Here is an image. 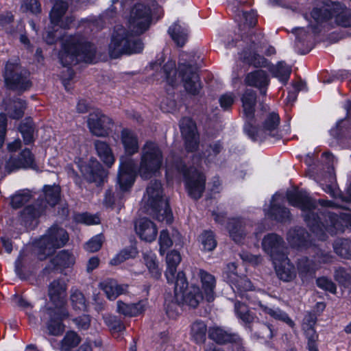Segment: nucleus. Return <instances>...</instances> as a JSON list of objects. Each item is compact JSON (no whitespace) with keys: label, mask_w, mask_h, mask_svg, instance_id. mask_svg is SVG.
I'll use <instances>...</instances> for the list:
<instances>
[{"label":"nucleus","mask_w":351,"mask_h":351,"mask_svg":"<svg viewBox=\"0 0 351 351\" xmlns=\"http://www.w3.org/2000/svg\"><path fill=\"white\" fill-rule=\"evenodd\" d=\"M263 123L261 126L256 124V119L247 122L244 125V131L253 140H263L269 136L274 139L282 137L278 131L280 117L276 112L263 113Z\"/></svg>","instance_id":"1a4fd4ad"},{"label":"nucleus","mask_w":351,"mask_h":351,"mask_svg":"<svg viewBox=\"0 0 351 351\" xmlns=\"http://www.w3.org/2000/svg\"><path fill=\"white\" fill-rule=\"evenodd\" d=\"M273 75L278 78L280 82L286 84L291 73V67L287 65L285 62H279L271 69Z\"/></svg>","instance_id":"49530a36"},{"label":"nucleus","mask_w":351,"mask_h":351,"mask_svg":"<svg viewBox=\"0 0 351 351\" xmlns=\"http://www.w3.org/2000/svg\"><path fill=\"white\" fill-rule=\"evenodd\" d=\"M13 21L14 16L11 12H0V29L5 30L7 33H13L14 31L11 27Z\"/></svg>","instance_id":"bf43d9fd"},{"label":"nucleus","mask_w":351,"mask_h":351,"mask_svg":"<svg viewBox=\"0 0 351 351\" xmlns=\"http://www.w3.org/2000/svg\"><path fill=\"white\" fill-rule=\"evenodd\" d=\"M280 195L276 193L273 195L268 208H265L264 212L266 216L280 222H286L291 220V215L288 208L280 204Z\"/></svg>","instance_id":"4be33fe9"},{"label":"nucleus","mask_w":351,"mask_h":351,"mask_svg":"<svg viewBox=\"0 0 351 351\" xmlns=\"http://www.w3.org/2000/svg\"><path fill=\"white\" fill-rule=\"evenodd\" d=\"M234 312L237 317L245 324H250L254 319V315L243 303L237 302L234 304Z\"/></svg>","instance_id":"5fc2aeb1"},{"label":"nucleus","mask_w":351,"mask_h":351,"mask_svg":"<svg viewBox=\"0 0 351 351\" xmlns=\"http://www.w3.org/2000/svg\"><path fill=\"white\" fill-rule=\"evenodd\" d=\"M154 0H140L132 8L128 19V27L114 26L108 47L109 55L117 58L122 55L141 53L144 45L138 36L147 31L152 23L151 6Z\"/></svg>","instance_id":"f03ea898"},{"label":"nucleus","mask_w":351,"mask_h":351,"mask_svg":"<svg viewBox=\"0 0 351 351\" xmlns=\"http://www.w3.org/2000/svg\"><path fill=\"white\" fill-rule=\"evenodd\" d=\"M221 149L222 145L220 141L210 144L202 155L197 154L193 155L192 165L189 168L182 160H176L171 167H167L166 176L169 178L173 175L174 170L182 175L189 195L193 199H199L205 189L206 177L202 172L197 169V167L201 165L202 158L207 164L214 161Z\"/></svg>","instance_id":"7ed1b4c3"},{"label":"nucleus","mask_w":351,"mask_h":351,"mask_svg":"<svg viewBox=\"0 0 351 351\" xmlns=\"http://www.w3.org/2000/svg\"><path fill=\"white\" fill-rule=\"evenodd\" d=\"M75 219L78 223L86 225H95L100 223L99 217L96 215H91L88 213L77 214Z\"/></svg>","instance_id":"052dcab7"},{"label":"nucleus","mask_w":351,"mask_h":351,"mask_svg":"<svg viewBox=\"0 0 351 351\" xmlns=\"http://www.w3.org/2000/svg\"><path fill=\"white\" fill-rule=\"evenodd\" d=\"M95 147L99 158L106 166L110 167L114 163L115 158L109 145L97 140L95 141Z\"/></svg>","instance_id":"4c0bfd02"},{"label":"nucleus","mask_w":351,"mask_h":351,"mask_svg":"<svg viewBox=\"0 0 351 351\" xmlns=\"http://www.w3.org/2000/svg\"><path fill=\"white\" fill-rule=\"evenodd\" d=\"M146 302L127 304L121 300L117 301V311L125 316H137L145 311Z\"/></svg>","instance_id":"c9c22d12"},{"label":"nucleus","mask_w":351,"mask_h":351,"mask_svg":"<svg viewBox=\"0 0 351 351\" xmlns=\"http://www.w3.org/2000/svg\"><path fill=\"white\" fill-rule=\"evenodd\" d=\"M145 198L147 204L154 212L157 220L170 223L173 221V214L168 201L162 197V189L160 182L152 181L146 190Z\"/></svg>","instance_id":"9d476101"},{"label":"nucleus","mask_w":351,"mask_h":351,"mask_svg":"<svg viewBox=\"0 0 351 351\" xmlns=\"http://www.w3.org/2000/svg\"><path fill=\"white\" fill-rule=\"evenodd\" d=\"M207 332L206 324L201 320L194 322L191 326V338L197 344L204 343Z\"/></svg>","instance_id":"79ce46f5"},{"label":"nucleus","mask_w":351,"mask_h":351,"mask_svg":"<svg viewBox=\"0 0 351 351\" xmlns=\"http://www.w3.org/2000/svg\"><path fill=\"white\" fill-rule=\"evenodd\" d=\"M316 283L317 287L324 290L328 291L332 293H335L336 292L335 284L326 277L318 278L316 280Z\"/></svg>","instance_id":"774afa93"},{"label":"nucleus","mask_w":351,"mask_h":351,"mask_svg":"<svg viewBox=\"0 0 351 351\" xmlns=\"http://www.w3.org/2000/svg\"><path fill=\"white\" fill-rule=\"evenodd\" d=\"M252 303L257 304L261 308V311L270 315L271 317L284 322L290 327L293 328L295 325L293 321L289 317V315L279 308H270L262 304L259 300H254L252 301Z\"/></svg>","instance_id":"72a5a7b5"},{"label":"nucleus","mask_w":351,"mask_h":351,"mask_svg":"<svg viewBox=\"0 0 351 351\" xmlns=\"http://www.w3.org/2000/svg\"><path fill=\"white\" fill-rule=\"evenodd\" d=\"M136 167L133 160L121 157L119 158V167L117 175V184L119 191L116 193L112 190L106 191L104 203L107 206H112L123 197V193L128 191L133 185L135 180Z\"/></svg>","instance_id":"0eeeda50"},{"label":"nucleus","mask_w":351,"mask_h":351,"mask_svg":"<svg viewBox=\"0 0 351 351\" xmlns=\"http://www.w3.org/2000/svg\"><path fill=\"white\" fill-rule=\"evenodd\" d=\"M305 332L306 337L308 340L307 348L308 351H319L317 346V340L318 335L317 334L314 328H303Z\"/></svg>","instance_id":"13d9d810"},{"label":"nucleus","mask_w":351,"mask_h":351,"mask_svg":"<svg viewBox=\"0 0 351 351\" xmlns=\"http://www.w3.org/2000/svg\"><path fill=\"white\" fill-rule=\"evenodd\" d=\"M3 77L7 86L10 89L23 91L31 86L29 73L16 60L6 63Z\"/></svg>","instance_id":"ddd939ff"},{"label":"nucleus","mask_w":351,"mask_h":351,"mask_svg":"<svg viewBox=\"0 0 351 351\" xmlns=\"http://www.w3.org/2000/svg\"><path fill=\"white\" fill-rule=\"evenodd\" d=\"M120 140L126 156L125 158L132 159L131 156L139 152V140L137 134L128 128H123L120 133Z\"/></svg>","instance_id":"412c9836"},{"label":"nucleus","mask_w":351,"mask_h":351,"mask_svg":"<svg viewBox=\"0 0 351 351\" xmlns=\"http://www.w3.org/2000/svg\"><path fill=\"white\" fill-rule=\"evenodd\" d=\"M180 261L181 256L179 252L172 250L167 254V269L165 271V277L167 282H173L177 267L180 264Z\"/></svg>","instance_id":"f704fd0d"},{"label":"nucleus","mask_w":351,"mask_h":351,"mask_svg":"<svg viewBox=\"0 0 351 351\" xmlns=\"http://www.w3.org/2000/svg\"><path fill=\"white\" fill-rule=\"evenodd\" d=\"M34 158L29 149H23L19 158L10 157L5 163V169L8 173H11L16 169H35Z\"/></svg>","instance_id":"5701e85b"},{"label":"nucleus","mask_w":351,"mask_h":351,"mask_svg":"<svg viewBox=\"0 0 351 351\" xmlns=\"http://www.w3.org/2000/svg\"><path fill=\"white\" fill-rule=\"evenodd\" d=\"M244 59L247 63L254 65L255 67H263L267 65V60L256 53L247 56L245 55Z\"/></svg>","instance_id":"338daca9"},{"label":"nucleus","mask_w":351,"mask_h":351,"mask_svg":"<svg viewBox=\"0 0 351 351\" xmlns=\"http://www.w3.org/2000/svg\"><path fill=\"white\" fill-rule=\"evenodd\" d=\"M322 189L327 193H328L331 197L337 198L339 197L343 202L346 203L351 202V190L348 189L347 194L343 195L341 193L339 189L334 184H322Z\"/></svg>","instance_id":"6e6d98bb"},{"label":"nucleus","mask_w":351,"mask_h":351,"mask_svg":"<svg viewBox=\"0 0 351 351\" xmlns=\"http://www.w3.org/2000/svg\"><path fill=\"white\" fill-rule=\"evenodd\" d=\"M103 243V237L101 234H97L92 237L84 245L86 251L90 252H95L98 251Z\"/></svg>","instance_id":"0e129e2a"},{"label":"nucleus","mask_w":351,"mask_h":351,"mask_svg":"<svg viewBox=\"0 0 351 351\" xmlns=\"http://www.w3.org/2000/svg\"><path fill=\"white\" fill-rule=\"evenodd\" d=\"M170 283L173 284V282ZM173 283L175 296L178 301L180 295L182 294L188 289V281L185 274L183 271H179L176 276L175 275Z\"/></svg>","instance_id":"864d4df0"},{"label":"nucleus","mask_w":351,"mask_h":351,"mask_svg":"<svg viewBox=\"0 0 351 351\" xmlns=\"http://www.w3.org/2000/svg\"><path fill=\"white\" fill-rule=\"evenodd\" d=\"M282 256L276 262L273 261L276 274L282 280L285 282L291 281L296 277L295 267L291 263L287 253Z\"/></svg>","instance_id":"393cba45"},{"label":"nucleus","mask_w":351,"mask_h":351,"mask_svg":"<svg viewBox=\"0 0 351 351\" xmlns=\"http://www.w3.org/2000/svg\"><path fill=\"white\" fill-rule=\"evenodd\" d=\"M48 314L51 316V319L48 324L49 333L53 335H60L64 330V326L61 321L68 317V311L66 308L56 310L54 315L52 316V311L48 309Z\"/></svg>","instance_id":"2f4dec72"},{"label":"nucleus","mask_w":351,"mask_h":351,"mask_svg":"<svg viewBox=\"0 0 351 351\" xmlns=\"http://www.w3.org/2000/svg\"><path fill=\"white\" fill-rule=\"evenodd\" d=\"M99 287L105 293L108 300H114L119 295L127 291L128 286L119 284L114 279L108 278L101 282Z\"/></svg>","instance_id":"cd10ccee"},{"label":"nucleus","mask_w":351,"mask_h":351,"mask_svg":"<svg viewBox=\"0 0 351 351\" xmlns=\"http://www.w3.org/2000/svg\"><path fill=\"white\" fill-rule=\"evenodd\" d=\"M289 203L301 210L302 216L315 236L321 241L341 233L346 227L351 225V215L341 213L339 215L328 211L325 207H330L332 202L319 200L317 202L306 191L291 189L287 191Z\"/></svg>","instance_id":"f257e3e1"},{"label":"nucleus","mask_w":351,"mask_h":351,"mask_svg":"<svg viewBox=\"0 0 351 351\" xmlns=\"http://www.w3.org/2000/svg\"><path fill=\"white\" fill-rule=\"evenodd\" d=\"M45 202L42 203L40 206L47 207V204L50 206H54L60 199V188L59 186H45L43 189Z\"/></svg>","instance_id":"37998d69"},{"label":"nucleus","mask_w":351,"mask_h":351,"mask_svg":"<svg viewBox=\"0 0 351 351\" xmlns=\"http://www.w3.org/2000/svg\"><path fill=\"white\" fill-rule=\"evenodd\" d=\"M48 295L51 302L56 306V310L66 308V285L64 280L56 279L48 286Z\"/></svg>","instance_id":"aec40b11"},{"label":"nucleus","mask_w":351,"mask_h":351,"mask_svg":"<svg viewBox=\"0 0 351 351\" xmlns=\"http://www.w3.org/2000/svg\"><path fill=\"white\" fill-rule=\"evenodd\" d=\"M334 277L339 284L343 286L348 285L351 281L350 273L342 267H339L335 269Z\"/></svg>","instance_id":"680f3d73"},{"label":"nucleus","mask_w":351,"mask_h":351,"mask_svg":"<svg viewBox=\"0 0 351 351\" xmlns=\"http://www.w3.org/2000/svg\"><path fill=\"white\" fill-rule=\"evenodd\" d=\"M37 205H30L25 207L21 213V223L28 227L33 224V222L43 213L44 207Z\"/></svg>","instance_id":"58836bf2"},{"label":"nucleus","mask_w":351,"mask_h":351,"mask_svg":"<svg viewBox=\"0 0 351 351\" xmlns=\"http://www.w3.org/2000/svg\"><path fill=\"white\" fill-rule=\"evenodd\" d=\"M68 9V3L63 1H57L53 6L49 16L51 30L47 31L46 41L48 44H52L56 39L60 38L61 32L58 33L59 29H66L71 27L74 19L72 16H66L64 19L62 16Z\"/></svg>","instance_id":"f8f14e48"},{"label":"nucleus","mask_w":351,"mask_h":351,"mask_svg":"<svg viewBox=\"0 0 351 351\" xmlns=\"http://www.w3.org/2000/svg\"><path fill=\"white\" fill-rule=\"evenodd\" d=\"M80 341V337L75 332H67L61 341L60 350L62 351H70L72 348L76 347Z\"/></svg>","instance_id":"603ef678"},{"label":"nucleus","mask_w":351,"mask_h":351,"mask_svg":"<svg viewBox=\"0 0 351 351\" xmlns=\"http://www.w3.org/2000/svg\"><path fill=\"white\" fill-rule=\"evenodd\" d=\"M19 130L25 144L27 145L34 142L35 125L32 119L27 118L23 121L19 125Z\"/></svg>","instance_id":"c03bdc74"},{"label":"nucleus","mask_w":351,"mask_h":351,"mask_svg":"<svg viewBox=\"0 0 351 351\" xmlns=\"http://www.w3.org/2000/svg\"><path fill=\"white\" fill-rule=\"evenodd\" d=\"M81 171L85 179L94 182L97 186L101 184L107 177V172L97 160H90L88 163L81 167Z\"/></svg>","instance_id":"6ab92c4d"},{"label":"nucleus","mask_w":351,"mask_h":351,"mask_svg":"<svg viewBox=\"0 0 351 351\" xmlns=\"http://www.w3.org/2000/svg\"><path fill=\"white\" fill-rule=\"evenodd\" d=\"M198 276L202 283V289L204 291L203 296L205 300L210 302L215 299V289L216 286V280L214 276L208 272L199 269Z\"/></svg>","instance_id":"c85d7f7f"},{"label":"nucleus","mask_w":351,"mask_h":351,"mask_svg":"<svg viewBox=\"0 0 351 351\" xmlns=\"http://www.w3.org/2000/svg\"><path fill=\"white\" fill-rule=\"evenodd\" d=\"M333 248L335 253L343 258H351V241L346 239H337Z\"/></svg>","instance_id":"3c124183"},{"label":"nucleus","mask_w":351,"mask_h":351,"mask_svg":"<svg viewBox=\"0 0 351 351\" xmlns=\"http://www.w3.org/2000/svg\"><path fill=\"white\" fill-rule=\"evenodd\" d=\"M25 108V101L21 99H16L13 100L7 106L6 110L10 117L14 119H19L23 116Z\"/></svg>","instance_id":"09e8293b"},{"label":"nucleus","mask_w":351,"mask_h":351,"mask_svg":"<svg viewBox=\"0 0 351 351\" xmlns=\"http://www.w3.org/2000/svg\"><path fill=\"white\" fill-rule=\"evenodd\" d=\"M135 231L139 237L145 241L155 240L158 234L156 226L147 218H141L135 222Z\"/></svg>","instance_id":"a878e982"},{"label":"nucleus","mask_w":351,"mask_h":351,"mask_svg":"<svg viewBox=\"0 0 351 351\" xmlns=\"http://www.w3.org/2000/svg\"><path fill=\"white\" fill-rule=\"evenodd\" d=\"M203 298L204 297L199 288L197 286H191L185 292L180 295L179 300L181 299L186 304L195 308Z\"/></svg>","instance_id":"ea45409f"},{"label":"nucleus","mask_w":351,"mask_h":351,"mask_svg":"<svg viewBox=\"0 0 351 351\" xmlns=\"http://www.w3.org/2000/svg\"><path fill=\"white\" fill-rule=\"evenodd\" d=\"M208 337L216 343L222 344L236 341L238 336L229 332L221 327L214 326L208 329Z\"/></svg>","instance_id":"473e14b6"},{"label":"nucleus","mask_w":351,"mask_h":351,"mask_svg":"<svg viewBox=\"0 0 351 351\" xmlns=\"http://www.w3.org/2000/svg\"><path fill=\"white\" fill-rule=\"evenodd\" d=\"M31 199V194L29 191H23L16 193L12 197L11 205L14 208H18L27 203Z\"/></svg>","instance_id":"4d7b16f0"},{"label":"nucleus","mask_w":351,"mask_h":351,"mask_svg":"<svg viewBox=\"0 0 351 351\" xmlns=\"http://www.w3.org/2000/svg\"><path fill=\"white\" fill-rule=\"evenodd\" d=\"M21 8L24 11L33 14H38L41 12V5L38 0H24Z\"/></svg>","instance_id":"69168bd1"},{"label":"nucleus","mask_w":351,"mask_h":351,"mask_svg":"<svg viewBox=\"0 0 351 351\" xmlns=\"http://www.w3.org/2000/svg\"><path fill=\"white\" fill-rule=\"evenodd\" d=\"M173 244V241L171 239L169 232L166 230H163L160 232L159 237V245H160V254L163 255L165 251L169 248Z\"/></svg>","instance_id":"e2e57ef3"},{"label":"nucleus","mask_w":351,"mask_h":351,"mask_svg":"<svg viewBox=\"0 0 351 351\" xmlns=\"http://www.w3.org/2000/svg\"><path fill=\"white\" fill-rule=\"evenodd\" d=\"M263 250L269 256L272 261H276L280 257L287 253V247L282 237L276 233L266 234L261 243Z\"/></svg>","instance_id":"2eb2a0df"},{"label":"nucleus","mask_w":351,"mask_h":351,"mask_svg":"<svg viewBox=\"0 0 351 351\" xmlns=\"http://www.w3.org/2000/svg\"><path fill=\"white\" fill-rule=\"evenodd\" d=\"M287 239L293 247H306L309 244V234L304 228L296 227L288 232Z\"/></svg>","instance_id":"7c9ffc66"},{"label":"nucleus","mask_w":351,"mask_h":351,"mask_svg":"<svg viewBox=\"0 0 351 351\" xmlns=\"http://www.w3.org/2000/svg\"><path fill=\"white\" fill-rule=\"evenodd\" d=\"M88 125L91 133L97 136H106L112 126L110 118L96 110L89 114Z\"/></svg>","instance_id":"f3484780"},{"label":"nucleus","mask_w":351,"mask_h":351,"mask_svg":"<svg viewBox=\"0 0 351 351\" xmlns=\"http://www.w3.org/2000/svg\"><path fill=\"white\" fill-rule=\"evenodd\" d=\"M237 266L231 263L227 265L226 269L223 274V278L231 287L233 291L241 297L245 296L250 299L252 297V293L247 291L252 290L251 281L246 277L239 276L235 271Z\"/></svg>","instance_id":"4468645a"},{"label":"nucleus","mask_w":351,"mask_h":351,"mask_svg":"<svg viewBox=\"0 0 351 351\" xmlns=\"http://www.w3.org/2000/svg\"><path fill=\"white\" fill-rule=\"evenodd\" d=\"M319 265L313 260L302 257L298 260V270L300 278L304 280L313 277Z\"/></svg>","instance_id":"a19ab883"},{"label":"nucleus","mask_w":351,"mask_h":351,"mask_svg":"<svg viewBox=\"0 0 351 351\" xmlns=\"http://www.w3.org/2000/svg\"><path fill=\"white\" fill-rule=\"evenodd\" d=\"M168 32L178 46L182 47L186 43L189 29L185 24L181 25L179 22H176L169 27Z\"/></svg>","instance_id":"e433bc0d"},{"label":"nucleus","mask_w":351,"mask_h":351,"mask_svg":"<svg viewBox=\"0 0 351 351\" xmlns=\"http://www.w3.org/2000/svg\"><path fill=\"white\" fill-rule=\"evenodd\" d=\"M311 14L317 23L316 25L312 24L309 25L315 34L320 31L319 25L332 17L335 18V21L341 26L350 27L351 25V12L350 10L339 2H332L331 5L321 8H315Z\"/></svg>","instance_id":"6e6552de"},{"label":"nucleus","mask_w":351,"mask_h":351,"mask_svg":"<svg viewBox=\"0 0 351 351\" xmlns=\"http://www.w3.org/2000/svg\"><path fill=\"white\" fill-rule=\"evenodd\" d=\"M95 54V47L81 35L70 36L63 40L58 57L60 63L66 68L62 72L61 77L67 90H69V82L74 77V72L71 66L80 62L93 63Z\"/></svg>","instance_id":"20e7f679"},{"label":"nucleus","mask_w":351,"mask_h":351,"mask_svg":"<svg viewBox=\"0 0 351 351\" xmlns=\"http://www.w3.org/2000/svg\"><path fill=\"white\" fill-rule=\"evenodd\" d=\"M69 241L67 232L58 226H53L37 241L40 259L52 254L56 249L63 247Z\"/></svg>","instance_id":"9b49d317"},{"label":"nucleus","mask_w":351,"mask_h":351,"mask_svg":"<svg viewBox=\"0 0 351 351\" xmlns=\"http://www.w3.org/2000/svg\"><path fill=\"white\" fill-rule=\"evenodd\" d=\"M70 301L75 310L85 311L87 309V302L84 294L78 289H71Z\"/></svg>","instance_id":"8fccbe9b"},{"label":"nucleus","mask_w":351,"mask_h":351,"mask_svg":"<svg viewBox=\"0 0 351 351\" xmlns=\"http://www.w3.org/2000/svg\"><path fill=\"white\" fill-rule=\"evenodd\" d=\"M162 76L171 86H175L178 84V79L182 78L185 90L190 94L197 95L202 88L197 66L189 62L179 63V76H177L176 62L168 60L162 66Z\"/></svg>","instance_id":"39448f33"},{"label":"nucleus","mask_w":351,"mask_h":351,"mask_svg":"<svg viewBox=\"0 0 351 351\" xmlns=\"http://www.w3.org/2000/svg\"><path fill=\"white\" fill-rule=\"evenodd\" d=\"M180 128L186 152H195L199 147V141L195 122L191 118L184 117L180 121Z\"/></svg>","instance_id":"dca6fc26"},{"label":"nucleus","mask_w":351,"mask_h":351,"mask_svg":"<svg viewBox=\"0 0 351 351\" xmlns=\"http://www.w3.org/2000/svg\"><path fill=\"white\" fill-rule=\"evenodd\" d=\"M143 260L152 277L158 279L161 276V270L158 268L156 262V256L152 252L143 253Z\"/></svg>","instance_id":"a18cd8bd"},{"label":"nucleus","mask_w":351,"mask_h":351,"mask_svg":"<svg viewBox=\"0 0 351 351\" xmlns=\"http://www.w3.org/2000/svg\"><path fill=\"white\" fill-rule=\"evenodd\" d=\"M163 160V153L159 145L154 141H147L141 149L138 166L135 164V177L138 174L143 180L150 179L160 171Z\"/></svg>","instance_id":"423d86ee"},{"label":"nucleus","mask_w":351,"mask_h":351,"mask_svg":"<svg viewBox=\"0 0 351 351\" xmlns=\"http://www.w3.org/2000/svg\"><path fill=\"white\" fill-rule=\"evenodd\" d=\"M75 261V257L71 252L62 250L50 261L43 271L45 274H49L53 270L67 268L73 265Z\"/></svg>","instance_id":"b1692460"},{"label":"nucleus","mask_w":351,"mask_h":351,"mask_svg":"<svg viewBox=\"0 0 351 351\" xmlns=\"http://www.w3.org/2000/svg\"><path fill=\"white\" fill-rule=\"evenodd\" d=\"M241 102L245 123L253 121L256 104V92L251 89L245 90L241 97Z\"/></svg>","instance_id":"c756f323"},{"label":"nucleus","mask_w":351,"mask_h":351,"mask_svg":"<svg viewBox=\"0 0 351 351\" xmlns=\"http://www.w3.org/2000/svg\"><path fill=\"white\" fill-rule=\"evenodd\" d=\"M245 82L247 85L258 88L262 95H266L267 87L269 84V77L266 71L257 70L251 72L247 75Z\"/></svg>","instance_id":"bb28decb"},{"label":"nucleus","mask_w":351,"mask_h":351,"mask_svg":"<svg viewBox=\"0 0 351 351\" xmlns=\"http://www.w3.org/2000/svg\"><path fill=\"white\" fill-rule=\"evenodd\" d=\"M199 242L201 244L202 250L210 252L217 247V241L214 232L211 230H204L199 236Z\"/></svg>","instance_id":"de8ad7c7"},{"label":"nucleus","mask_w":351,"mask_h":351,"mask_svg":"<svg viewBox=\"0 0 351 351\" xmlns=\"http://www.w3.org/2000/svg\"><path fill=\"white\" fill-rule=\"evenodd\" d=\"M226 228L230 237L237 243H243L252 230V223L249 220L242 218L229 219Z\"/></svg>","instance_id":"a211bd4d"}]
</instances>
